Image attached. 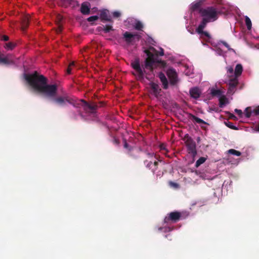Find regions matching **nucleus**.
<instances>
[{"instance_id":"1","label":"nucleus","mask_w":259,"mask_h":259,"mask_svg":"<svg viewBox=\"0 0 259 259\" xmlns=\"http://www.w3.org/2000/svg\"><path fill=\"white\" fill-rule=\"evenodd\" d=\"M145 52L147 58L145 60L144 65L140 66L139 59H135L131 63L134 70V75L141 81H144L145 78L150 80L153 78V68L159 62L158 56L164 55L163 50L161 48H158V50H156L154 47H150L149 50H145Z\"/></svg>"},{"instance_id":"2","label":"nucleus","mask_w":259,"mask_h":259,"mask_svg":"<svg viewBox=\"0 0 259 259\" xmlns=\"http://www.w3.org/2000/svg\"><path fill=\"white\" fill-rule=\"evenodd\" d=\"M24 77L28 84L35 90L48 98H54L56 94L55 84H47V79L36 72L31 74H24Z\"/></svg>"},{"instance_id":"3","label":"nucleus","mask_w":259,"mask_h":259,"mask_svg":"<svg viewBox=\"0 0 259 259\" xmlns=\"http://www.w3.org/2000/svg\"><path fill=\"white\" fill-rule=\"evenodd\" d=\"M243 71V67L240 64H237L234 70L232 66L227 67V75L229 77L228 80V91L229 94H233L235 91L236 87L238 84V78L241 75Z\"/></svg>"},{"instance_id":"4","label":"nucleus","mask_w":259,"mask_h":259,"mask_svg":"<svg viewBox=\"0 0 259 259\" xmlns=\"http://www.w3.org/2000/svg\"><path fill=\"white\" fill-rule=\"evenodd\" d=\"M55 102L60 106H64L66 105L67 103H69L76 108L81 107L85 112H91V113H94L95 110V106L89 105L83 100L76 101L67 96L57 98L55 99Z\"/></svg>"},{"instance_id":"5","label":"nucleus","mask_w":259,"mask_h":259,"mask_svg":"<svg viewBox=\"0 0 259 259\" xmlns=\"http://www.w3.org/2000/svg\"><path fill=\"white\" fill-rule=\"evenodd\" d=\"M199 13L202 19L207 22L215 21L218 18L219 13L216 9L212 7L200 9Z\"/></svg>"},{"instance_id":"6","label":"nucleus","mask_w":259,"mask_h":259,"mask_svg":"<svg viewBox=\"0 0 259 259\" xmlns=\"http://www.w3.org/2000/svg\"><path fill=\"white\" fill-rule=\"evenodd\" d=\"M236 113L240 118H250L253 116L259 115V106L255 107H247L243 113L241 110L236 109L235 110Z\"/></svg>"},{"instance_id":"7","label":"nucleus","mask_w":259,"mask_h":259,"mask_svg":"<svg viewBox=\"0 0 259 259\" xmlns=\"http://www.w3.org/2000/svg\"><path fill=\"white\" fill-rule=\"evenodd\" d=\"M207 23L208 22L207 21L202 19V22L196 29V32L200 34V37L201 39H205L207 41L211 42V38L210 35L207 32L203 31V29L204 28Z\"/></svg>"},{"instance_id":"8","label":"nucleus","mask_w":259,"mask_h":259,"mask_svg":"<svg viewBox=\"0 0 259 259\" xmlns=\"http://www.w3.org/2000/svg\"><path fill=\"white\" fill-rule=\"evenodd\" d=\"M149 92L151 96L157 98L160 94L161 89L158 84L151 81L149 84Z\"/></svg>"},{"instance_id":"9","label":"nucleus","mask_w":259,"mask_h":259,"mask_svg":"<svg viewBox=\"0 0 259 259\" xmlns=\"http://www.w3.org/2000/svg\"><path fill=\"white\" fill-rule=\"evenodd\" d=\"M180 214L178 212H172L169 214L168 217H166L164 220V224H169V221L176 222L180 218Z\"/></svg>"},{"instance_id":"10","label":"nucleus","mask_w":259,"mask_h":259,"mask_svg":"<svg viewBox=\"0 0 259 259\" xmlns=\"http://www.w3.org/2000/svg\"><path fill=\"white\" fill-rule=\"evenodd\" d=\"M123 37L125 41L128 42H131L135 40H138L140 38V35L136 33H131L128 32H125L123 34Z\"/></svg>"},{"instance_id":"11","label":"nucleus","mask_w":259,"mask_h":259,"mask_svg":"<svg viewBox=\"0 0 259 259\" xmlns=\"http://www.w3.org/2000/svg\"><path fill=\"white\" fill-rule=\"evenodd\" d=\"M166 73L171 83L175 84L177 81V74L176 71L174 69L169 68L167 70Z\"/></svg>"},{"instance_id":"12","label":"nucleus","mask_w":259,"mask_h":259,"mask_svg":"<svg viewBox=\"0 0 259 259\" xmlns=\"http://www.w3.org/2000/svg\"><path fill=\"white\" fill-rule=\"evenodd\" d=\"M189 93L191 98L197 99L199 98L201 91L198 88L194 87L190 90Z\"/></svg>"},{"instance_id":"13","label":"nucleus","mask_w":259,"mask_h":259,"mask_svg":"<svg viewBox=\"0 0 259 259\" xmlns=\"http://www.w3.org/2000/svg\"><path fill=\"white\" fill-rule=\"evenodd\" d=\"M100 18L102 21H110L111 17L107 10H103L101 11Z\"/></svg>"},{"instance_id":"14","label":"nucleus","mask_w":259,"mask_h":259,"mask_svg":"<svg viewBox=\"0 0 259 259\" xmlns=\"http://www.w3.org/2000/svg\"><path fill=\"white\" fill-rule=\"evenodd\" d=\"M13 62V60L11 55L0 56V63L7 65L12 63Z\"/></svg>"},{"instance_id":"15","label":"nucleus","mask_w":259,"mask_h":259,"mask_svg":"<svg viewBox=\"0 0 259 259\" xmlns=\"http://www.w3.org/2000/svg\"><path fill=\"white\" fill-rule=\"evenodd\" d=\"M90 4L88 2H84L81 4L80 8V11L82 14L84 15H88L90 13Z\"/></svg>"},{"instance_id":"16","label":"nucleus","mask_w":259,"mask_h":259,"mask_svg":"<svg viewBox=\"0 0 259 259\" xmlns=\"http://www.w3.org/2000/svg\"><path fill=\"white\" fill-rule=\"evenodd\" d=\"M229 103L228 98L224 95V94L220 97L219 98V106L221 108H223L224 106Z\"/></svg>"},{"instance_id":"17","label":"nucleus","mask_w":259,"mask_h":259,"mask_svg":"<svg viewBox=\"0 0 259 259\" xmlns=\"http://www.w3.org/2000/svg\"><path fill=\"white\" fill-rule=\"evenodd\" d=\"M210 93L213 96H217L219 98L222 97L225 93V92L222 91L220 90L212 88L210 89Z\"/></svg>"},{"instance_id":"18","label":"nucleus","mask_w":259,"mask_h":259,"mask_svg":"<svg viewBox=\"0 0 259 259\" xmlns=\"http://www.w3.org/2000/svg\"><path fill=\"white\" fill-rule=\"evenodd\" d=\"M158 77L160 78L161 82L162 83L163 88L164 89H167L168 87V81L165 75L163 73L160 72L158 74Z\"/></svg>"},{"instance_id":"19","label":"nucleus","mask_w":259,"mask_h":259,"mask_svg":"<svg viewBox=\"0 0 259 259\" xmlns=\"http://www.w3.org/2000/svg\"><path fill=\"white\" fill-rule=\"evenodd\" d=\"M202 0H197L195 2H194V3H192L191 5V7H190V9H191V10L194 11L196 9H197V8H198L200 6V5L202 3Z\"/></svg>"},{"instance_id":"20","label":"nucleus","mask_w":259,"mask_h":259,"mask_svg":"<svg viewBox=\"0 0 259 259\" xmlns=\"http://www.w3.org/2000/svg\"><path fill=\"white\" fill-rule=\"evenodd\" d=\"M245 22L247 29L248 30H250L252 26V23L250 18L247 16L245 17Z\"/></svg>"},{"instance_id":"21","label":"nucleus","mask_w":259,"mask_h":259,"mask_svg":"<svg viewBox=\"0 0 259 259\" xmlns=\"http://www.w3.org/2000/svg\"><path fill=\"white\" fill-rule=\"evenodd\" d=\"M133 26L134 28L137 30H141L143 28V25L141 22L138 21H135Z\"/></svg>"},{"instance_id":"22","label":"nucleus","mask_w":259,"mask_h":259,"mask_svg":"<svg viewBox=\"0 0 259 259\" xmlns=\"http://www.w3.org/2000/svg\"><path fill=\"white\" fill-rule=\"evenodd\" d=\"M205 160L206 158L204 157H200V158H199L196 162V167H198V166H199L201 164L203 163L205 161Z\"/></svg>"},{"instance_id":"23","label":"nucleus","mask_w":259,"mask_h":259,"mask_svg":"<svg viewBox=\"0 0 259 259\" xmlns=\"http://www.w3.org/2000/svg\"><path fill=\"white\" fill-rule=\"evenodd\" d=\"M186 69L184 70V72L186 75L189 76L193 73V69L191 67H188L185 66Z\"/></svg>"},{"instance_id":"24","label":"nucleus","mask_w":259,"mask_h":259,"mask_svg":"<svg viewBox=\"0 0 259 259\" xmlns=\"http://www.w3.org/2000/svg\"><path fill=\"white\" fill-rule=\"evenodd\" d=\"M228 153L232 155H235L238 156L241 155V152L234 149H230L228 150Z\"/></svg>"},{"instance_id":"25","label":"nucleus","mask_w":259,"mask_h":259,"mask_svg":"<svg viewBox=\"0 0 259 259\" xmlns=\"http://www.w3.org/2000/svg\"><path fill=\"white\" fill-rule=\"evenodd\" d=\"M227 7V9L226 11H224L223 10H222L221 11L223 13H226L227 14L232 13V10L234 8L233 7L231 6H228Z\"/></svg>"},{"instance_id":"26","label":"nucleus","mask_w":259,"mask_h":259,"mask_svg":"<svg viewBox=\"0 0 259 259\" xmlns=\"http://www.w3.org/2000/svg\"><path fill=\"white\" fill-rule=\"evenodd\" d=\"M226 125L229 128L233 130H237V127L233 124V123L228 121L225 122Z\"/></svg>"},{"instance_id":"27","label":"nucleus","mask_w":259,"mask_h":259,"mask_svg":"<svg viewBox=\"0 0 259 259\" xmlns=\"http://www.w3.org/2000/svg\"><path fill=\"white\" fill-rule=\"evenodd\" d=\"M172 228L170 227H164L162 228H159V230L161 231H162L163 232H170L172 230Z\"/></svg>"},{"instance_id":"28","label":"nucleus","mask_w":259,"mask_h":259,"mask_svg":"<svg viewBox=\"0 0 259 259\" xmlns=\"http://www.w3.org/2000/svg\"><path fill=\"white\" fill-rule=\"evenodd\" d=\"M15 47V45L12 42H9L6 44L5 47L7 50H12Z\"/></svg>"},{"instance_id":"29","label":"nucleus","mask_w":259,"mask_h":259,"mask_svg":"<svg viewBox=\"0 0 259 259\" xmlns=\"http://www.w3.org/2000/svg\"><path fill=\"white\" fill-rule=\"evenodd\" d=\"M99 19V16H93L89 17L88 18V21L89 22H94L97 20Z\"/></svg>"},{"instance_id":"30","label":"nucleus","mask_w":259,"mask_h":259,"mask_svg":"<svg viewBox=\"0 0 259 259\" xmlns=\"http://www.w3.org/2000/svg\"><path fill=\"white\" fill-rule=\"evenodd\" d=\"M112 30V26L111 25H106L104 27V31L105 32H109L110 30Z\"/></svg>"},{"instance_id":"31","label":"nucleus","mask_w":259,"mask_h":259,"mask_svg":"<svg viewBox=\"0 0 259 259\" xmlns=\"http://www.w3.org/2000/svg\"><path fill=\"white\" fill-rule=\"evenodd\" d=\"M215 52H216V53L218 55L223 56H224V55H225L224 53L223 52V51L220 48H217Z\"/></svg>"},{"instance_id":"32","label":"nucleus","mask_w":259,"mask_h":259,"mask_svg":"<svg viewBox=\"0 0 259 259\" xmlns=\"http://www.w3.org/2000/svg\"><path fill=\"white\" fill-rule=\"evenodd\" d=\"M159 148L161 150L165 151L166 152H168V150L166 148V146L164 144H161L159 146Z\"/></svg>"},{"instance_id":"33","label":"nucleus","mask_w":259,"mask_h":259,"mask_svg":"<svg viewBox=\"0 0 259 259\" xmlns=\"http://www.w3.org/2000/svg\"><path fill=\"white\" fill-rule=\"evenodd\" d=\"M74 65V63L73 62H71V63L69 64V66H68V68H67V73L68 74H70V73H71V67H72V66H73Z\"/></svg>"},{"instance_id":"34","label":"nucleus","mask_w":259,"mask_h":259,"mask_svg":"<svg viewBox=\"0 0 259 259\" xmlns=\"http://www.w3.org/2000/svg\"><path fill=\"white\" fill-rule=\"evenodd\" d=\"M169 184L170 187H173L174 188H178L179 187V185L178 184L172 182H169Z\"/></svg>"},{"instance_id":"35","label":"nucleus","mask_w":259,"mask_h":259,"mask_svg":"<svg viewBox=\"0 0 259 259\" xmlns=\"http://www.w3.org/2000/svg\"><path fill=\"white\" fill-rule=\"evenodd\" d=\"M223 45L229 51L234 52V50L230 48L229 46L226 42H223Z\"/></svg>"},{"instance_id":"36","label":"nucleus","mask_w":259,"mask_h":259,"mask_svg":"<svg viewBox=\"0 0 259 259\" xmlns=\"http://www.w3.org/2000/svg\"><path fill=\"white\" fill-rule=\"evenodd\" d=\"M113 16L114 17H118L120 16V13L118 11H115L113 13Z\"/></svg>"},{"instance_id":"37","label":"nucleus","mask_w":259,"mask_h":259,"mask_svg":"<svg viewBox=\"0 0 259 259\" xmlns=\"http://www.w3.org/2000/svg\"><path fill=\"white\" fill-rule=\"evenodd\" d=\"M195 121L199 123H204V121L202 119L199 118H196Z\"/></svg>"},{"instance_id":"38","label":"nucleus","mask_w":259,"mask_h":259,"mask_svg":"<svg viewBox=\"0 0 259 259\" xmlns=\"http://www.w3.org/2000/svg\"><path fill=\"white\" fill-rule=\"evenodd\" d=\"M57 18H58V20L59 22H60L61 21H62V19H63V17L62 16L60 15H58L57 16Z\"/></svg>"},{"instance_id":"39","label":"nucleus","mask_w":259,"mask_h":259,"mask_svg":"<svg viewBox=\"0 0 259 259\" xmlns=\"http://www.w3.org/2000/svg\"><path fill=\"white\" fill-rule=\"evenodd\" d=\"M148 156L149 157H152V158L154 157L155 158L154 153H148Z\"/></svg>"},{"instance_id":"40","label":"nucleus","mask_w":259,"mask_h":259,"mask_svg":"<svg viewBox=\"0 0 259 259\" xmlns=\"http://www.w3.org/2000/svg\"><path fill=\"white\" fill-rule=\"evenodd\" d=\"M9 38H8V36H3V39L5 41H7L8 40Z\"/></svg>"},{"instance_id":"41","label":"nucleus","mask_w":259,"mask_h":259,"mask_svg":"<svg viewBox=\"0 0 259 259\" xmlns=\"http://www.w3.org/2000/svg\"><path fill=\"white\" fill-rule=\"evenodd\" d=\"M191 149H192V151L193 152V151H195V146L194 145H192L191 146H190Z\"/></svg>"},{"instance_id":"42","label":"nucleus","mask_w":259,"mask_h":259,"mask_svg":"<svg viewBox=\"0 0 259 259\" xmlns=\"http://www.w3.org/2000/svg\"><path fill=\"white\" fill-rule=\"evenodd\" d=\"M124 147L125 148H128V144H127V143L126 142H124Z\"/></svg>"},{"instance_id":"43","label":"nucleus","mask_w":259,"mask_h":259,"mask_svg":"<svg viewBox=\"0 0 259 259\" xmlns=\"http://www.w3.org/2000/svg\"><path fill=\"white\" fill-rule=\"evenodd\" d=\"M28 19H29L28 16H26L25 18V20H24L25 22H26V21H28Z\"/></svg>"},{"instance_id":"44","label":"nucleus","mask_w":259,"mask_h":259,"mask_svg":"<svg viewBox=\"0 0 259 259\" xmlns=\"http://www.w3.org/2000/svg\"><path fill=\"white\" fill-rule=\"evenodd\" d=\"M147 164V166L150 167L151 164H150V163H148V164Z\"/></svg>"},{"instance_id":"45","label":"nucleus","mask_w":259,"mask_h":259,"mask_svg":"<svg viewBox=\"0 0 259 259\" xmlns=\"http://www.w3.org/2000/svg\"><path fill=\"white\" fill-rule=\"evenodd\" d=\"M156 164H157V162L155 160H154V165H155Z\"/></svg>"},{"instance_id":"46","label":"nucleus","mask_w":259,"mask_h":259,"mask_svg":"<svg viewBox=\"0 0 259 259\" xmlns=\"http://www.w3.org/2000/svg\"><path fill=\"white\" fill-rule=\"evenodd\" d=\"M257 131L258 132H259V125H258V126H257Z\"/></svg>"}]
</instances>
